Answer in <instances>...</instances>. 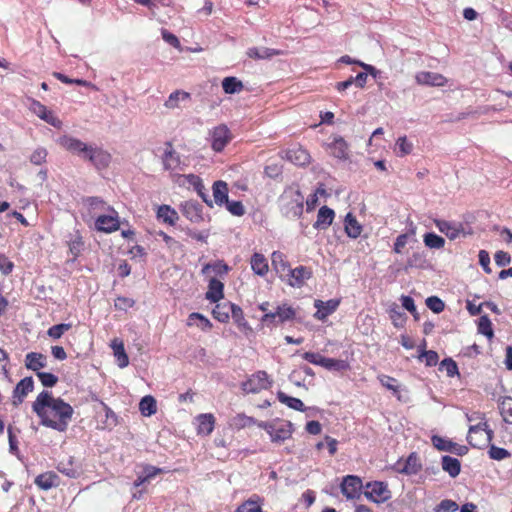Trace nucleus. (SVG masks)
<instances>
[{
    "label": "nucleus",
    "mask_w": 512,
    "mask_h": 512,
    "mask_svg": "<svg viewBox=\"0 0 512 512\" xmlns=\"http://www.w3.org/2000/svg\"><path fill=\"white\" fill-rule=\"evenodd\" d=\"M436 227L441 233H444L450 240H455L462 233L466 235L461 223H454L446 220H435Z\"/></svg>",
    "instance_id": "6ab92c4d"
},
{
    "label": "nucleus",
    "mask_w": 512,
    "mask_h": 512,
    "mask_svg": "<svg viewBox=\"0 0 512 512\" xmlns=\"http://www.w3.org/2000/svg\"><path fill=\"white\" fill-rule=\"evenodd\" d=\"M323 368L327 370L346 371L350 366L347 361L342 359L325 358Z\"/></svg>",
    "instance_id": "09e8293b"
},
{
    "label": "nucleus",
    "mask_w": 512,
    "mask_h": 512,
    "mask_svg": "<svg viewBox=\"0 0 512 512\" xmlns=\"http://www.w3.org/2000/svg\"><path fill=\"white\" fill-rule=\"evenodd\" d=\"M195 320L199 321L198 326L200 327V329L202 331H209L213 327L211 321L207 317H205L203 314L198 313V312H193L188 316L187 323H186L187 326H189V327L193 326L195 324V322H194Z\"/></svg>",
    "instance_id": "c03bdc74"
},
{
    "label": "nucleus",
    "mask_w": 512,
    "mask_h": 512,
    "mask_svg": "<svg viewBox=\"0 0 512 512\" xmlns=\"http://www.w3.org/2000/svg\"><path fill=\"white\" fill-rule=\"evenodd\" d=\"M34 389V381L32 377H25L20 380L13 390L12 405L18 407L23 403L26 396Z\"/></svg>",
    "instance_id": "2eb2a0df"
},
{
    "label": "nucleus",
    "mask_w": 512,
    "mask_h": 512,
    "mask_svg": "<svg viewBox=\"0 0 512 512\" xmlns=\"http://www.w3.org/2000/svg\"><path fill=\"white\" fill-rule=\"evenodd\" d=\"M344 228L346 234L353 239L358 238L362 232L361 224L351 212H349L345 217Z\"/></svg>",
    "instance_id": "7c9ffc66"
},
{
    "label": "nucleus",
    "mask_w": 512,
    "mask_h": 512,
    "mask_svg": "<svg viewBox=\"0 0 512 512\" xmlns=\"http://www.w3.org/2000/svg\"><path fill=\"white\" fill-rule=\"evenodd\" d=\"M46 365L47 357L42 353L30 352L25 356V367L35 371L36 374L40 372V369L45 368Z\"/></svg>",
    "instance_id": "393cba45"
},
{
    "label": "nucleus",
    "mask_w": 512,
    "mask_h": 512,
    "mask_svg": "<svg viewBox=\"0 0 512 512\" xmlns=\"http://www.w3.org/2000/svg\"><path fill=\"white\" fill-rule=\"evenodd\" d=\"M37 377L44 387H54L58 382V377L50 372H38Z\"/></svg>",
    "instance_id": "bf43d9fd"
},
{
    "label": "nucleus",
    "mask_w": 512,
    "mask_h": 512,
    "mask_svg": "<svg viewBox=\"0 0 512 512\" xmlns=\"http://www.w3.org/2000/svg\"><path fill=\"white\" fill-rule=\"evenodd\" d=\"M458 505L455 501L450 499L442 500L434 509L435 512H455Z\"/></svg>",
    "instance_id": "e2e57ef3"
},
{
    "label": "nucleus",
    "mask_w": 512,
    "mask_h": 512,
    "mask_svg": "<svg viewBox=\"0 0 512 512\" xmlns=\"http://www.w3.org/2000/svg\"><path fill=\"white\" fill-rule=\"evenodd\" d=\"M424 243L432 249H441L445 246L444 238L435 233H426L424 235Z\"/></svg>",
    "instance_id": "603ef678"
},
{
    "label": "nucleus",
    "mask_w": 512,
    "mask_h": 512,
    "mask_svg": "<svg viewBox=\"0 0 512 512\" xmlns=\"http://www.w3.org/2000/svg\"><path fill=\"white\" fill-rule=\"evenodd\" d=\"M211 147L215 152H221L232 140V133L225 124L214 127L210 133Z\"/></svg>",
    "instance_id": "0eeeda50"
},
{
    "label": "nucleus",
    "mask_w": 512,
    "mask_h": 512,
    "mask_svg": "<svg viewBox=\"0 0 512 512\" xmlns=\"http://www.w3.org/2000/svg\"><path fill=\"white\" fill-rule=\"evenodd\" d=\"M56 469L63 475L69 478H77L79 476V470L75 466L74 458L69 456L66 460L58 462Z\"/></svg>",
    "instance_id": "473e14b6"
},
{
    "label": "nucleus",
    "mask_w": 512,
    "mask_h": 512,
    "mask_svg": "<svg viewBox=\"0 0 512 512\" xmlns=\"http://www.w3.org/2000/svg\"><path fill=\"white\" fill-rule=\"evenodd\" d=\"M198 427L197 433L199 435L208 436L210 435L215 427V417L211 413L200 414L197 417Z\"/></svg>",
    "instance_id": "a878e982"
},
{
    "label": "nucleus",
    "mask_w": 512,
    "mask_h": 512,
    "mask_svg": "<svg viewBox=\"0 0 512 512\" xmlns=\"http://www.w3.org/2000/svg\"><path fill=\"white\" fill-rule=\"evenodd\" d=\"M426 305L434 313H440L445 308L444 302L440 298H438L437 296H430V297H428L426 299Z\"/></svg>",
    "instance_id": "052dcab7"
},
{
    "label": "nucleus",
    "mask_w": 512,
    "mask_h": 512,
    "mask_svg": "<svg viewBox=\"0 0 512 512\" xmlns=\"http://www.w3.org/2000/svg\"><path fill=\"white\" fill-rule=\"evenodd\" d=\"M227 210L234 216H243L245 208L241 201H227L225 203Z\"/></svg>",
    "instance_id": "680f3d73"
},
{
    "label": "nucleus",
    "mask_w": 512,
    "mask_h": 512,
    "mask_svg": "<svg viewBox=\"0 0 512 512\" xmlns=\"http://www.w3.org/2000/svg\"><path fill=\"white\" fill-rule=\"evenodd\" d=\"M277 399L282 404H285L289 408L294 409L296 411L304 412L306 410V407H305L304 403L302 402V400H300L299 398L288 396L287 394H285L282 391H279L277 393Z\"/></svg>",
    "instance_id": "58836bf2"
},
{
    "label": "nucleus",
    "mask_w": 512,
    "mask_h": 512,
    "mask_svg": "<svg viewBox=\"0 0 512 512\" xmlns=\"http://www.w3.org/2000/svg\"><path fill=\"white\" fill-rule=\"evenodd\" d=\"M32 410L40 424L58 432H65L74 413L73 407L62 398H55L51 391L43 390L32 403Z\"/></svg>",
    "instance_id": "f257e3e1"
},
{
    "label": "nucleus",
    "mask_w": 512,
    "mask_h": 512,
    "mask_svg": "<svg viewBox=\"0 0 512 512\" xmlns=\"http://www.w3.org/2000/svg\"><path fill=\"white\" fill-rule=\"evenodd\" d=\"M489 457L493 460L501 461L510 457V452L504 448L491 444L488 451Z\"/></svg>",
    "instance_id": "6e6d98bb"
},
{
    "label": "nucleus",
    "mask_w": 512,
    "mask_h": 512,
    "mask_svg": "<svg viewBox=\"0 0 512 512\" xmlns=\"http://www.w3.org/2000/svg\"><path fill=\"white\" fill-rule=\"evenodd\" d=\"M419 360L424 359L426 366L432 367L437 365L439 361L438 353L434 350H423L418 356Z\"/></svg>",
    "instance_id": "4d7b16f0"
},
{
    "label": "nucleus",
    "mask_w": 512,
    "mask_h": 512,
    "mask_svg": "<svg viewBox=\"0 0 512 512\" xmlns=\"http://www.w3.org/2000/svg\"><path fill=\"white\" fill-rule=\"evenodd\" d=\"M377 379L379 380L381 385L386 389L391 390L394 394L399 393L400 385L397 379L385 374L378 375Z\"/></svg>",
    "instance_id": "3c124183"
},
{
    "label": "nucleus",
    "mask_w": 512,
    "mask_h": 512,
    "mask_svg": "<svg viewBox=\"0 0 512 512\" xmlns=\"http://www.w3.org/2000/svg\"><path fill=\"white\" fill-rule=\"evenodd\" d=\"M364 495L375 503H382L391 497V492L384 482L374 481L366 484Z\"/></svg>",
    "instance_id": "1a4fd4ad"
},
{
    "label": "nucleus",
    "mask_w": 512,
    "mask_h": 512,
    "mask_svg": "<svg viewBox=\"0 0 512 512\" xmlns=\"http://www.w3.org/2000/svg\"><path fill=\"white\" fill-rule=\"evenodd\" d=\"M139 410L144 416H151L156 413L157 405L153 396L147 395L143 397L139 403Z\"/></svg>",
    "instance_id": "a18cd8bd"
},
{
    "label": "nucleus",
    "mask_w": 512,
    "mask_h": 512,
    "mask_svg": "<svg viewBox=\"0 0 512 512\" xmlns=\"http://www.w3.org/2000/svg\"><path fill=\"white\" fill-rule=\"evenodd\" d=\"M213 197L215 203L219 206L225 204L228 199V185L226 182L218 180L213 184Z\"/></svg>",
    "instance_id": "c9c22d12"
},
{
    "label": "nucleus",
    "mask_w": 512,
    "mask_h": 512,
    "mask_svg": "<svg viewBox=\"0 0 512 512\" xmlns=\"http://www.w3.org/2000/svg\"><path fill=\"white\" fill-rule=\"evenodd\" d=\"M271 262L273 268L278 273H283L290 270V265L286 260V256L280 251H274L271 255Z\"/></svg>",
    "instance_id": "79ce46f5"
},
{
    "label": "nucleus",
    "mask_w": 512,
    "mask_h": 512,
    "mask_svg": "<svg viewBox=\"0 0 512 512\" xmlns=\"http://www.w3.org/2000/svg\"><path fill=\"white\" fill-rule=\"evenodd\" d=\"M190 93L185 92L183 90H175L172 92L168 99L165 101L164 106L167 109H175L179 107V101H184L190 99Z\"/></svg>",
    "instance_id": "a19ab883"
},
{
    "label": "nucleus",
    "mask_w": 512,
    "mask_h": 512,
    "mask_svg": "<svg viewBox=\"0 0 512 512\" xmlns=\"http://www.w3.org/2000/svg\"><path fill=\"white\" fill-rule=\"evenodd\" d=\"M415 81L421 86L443 87L447 84L448 79L437 72L420 71L416 73Z\"/></svg>",
    "instance_id": "4468645a"
},
{
    "label": "nucleus",
    "mask_w": 512,
    "mask_h": 512,
    "mask_svg": "<svg viewBox=\"0 0 512 512\" xmlns=\"http://www.w3.org/2000/svg\"><path fill=\"white\" fill-rule=\"evenodd\" d=\"M340 299H330L328 301L315 300L314 307L317 309L314 317L317 320L324 321L328 316L333 314L340 305Z\"/></svg>",
    "instance_id": "f3484780"
},
{
    "label": "nucleus",
    "mask_w": 512,
    "mask_h": 512,
    "mask_svg": "<svg viewBox=\"0 0 512 512\" xmlns=\"http://www.w3.org/2000/svg\"><path fill=\"white\" fill-rule=\"evenodd\" d=\"M113 354L117 360V364L120 368H124L129 364V358L125 351L124 343L121 339L115 338L110 344Z\"/></svg>",
    "instance_id": "bb28decb"
},
{
    "label": "nucleus",
    "mask_w": 512,
    "mask_h": 512,
    "mask_svg": "<svg viewBox=\"0 0 512 512\" xmlns=\"http://www.w3.org/2000/svg\"><path fill=\"white\" fill-rule=\"evenodd\" d=\"M29 109L35 115H37L40 119L44 120L48 124L53 127L60 128L62 125L61 120L54 115V113L49 110L44 104L40 101L31 99Z\"/></svg>",
    "instance_id": "9b49d317"
},
{
    "label": "nucleus",
    "mask_w": 512,
    "mask_h": 512,
    "mask_svg": "<svg viewBox=\"0 0 512 512\" xmlns=\"http://www.w3.org/2000/svg\"><path fill=\"white\" fill-rule=\"evenodd\" d=\"M250 266L252 271L261 277H264L269 272V265L267 258L259 252H255L250 259Z\"/></svg>",
    "instance_id": "5701e85b"
},
{
    "label": "nucleus",
    "mask_w": 512,
    "mask_h": 512,
    "mask_svg": "<svg viewBox=\"0 0 512 512\" xmlns=\"http://www.w3.org/2000/svg\"><path fill=\"white\" fill-rule=\"evenodd\" d=\"M270 386L271 381L265 371L256 372L242 384V388L246 393H258L268 389Z\"/></svg>",
    "instance_id": "9d476101"
},
{
    "label": "nucleus",
    "mask_w": 512,
    "mask_h": 512,
    "mask_svg": "<svg viewBox=\"0 0 512 512\" xmlns=\"http://www.w3.org/2000/svg\"><path fill=\"white\" fill-rule=\"evenodd\" d=\"M224 297V284L216 279L211 278L208 284V290L205 298L210 302L217 303Z\"/></svg>",
    "instance_id": "b1692460"
},
{
    "label": "nucleus",
    "mask_w": 512,
    "mask_h": 512,
    "mask_svg": "<svg viewBox=\"0 0 512 512\" xmlns=\"http://www.w3.org/2000/svg\"><path fill=\"white\" fill-rule=\"evenodd\" d=\"M362 487V480L358 476L347 475L341 483V492L347 499H358Z\"/></svg>",
    "instance_id": "f8f14e48"
},
{
    "label": "nucleus",
    "mask_w": 512,
    "mask_h": 512,
    "mask_svg": "<svg viewBox=\"0 0 512 512\" xmlns=\"http://www.w3.org/2000/svg\"><path fill=\"white\" fill-rule=\"evenodd\" d=\"M14 263L3 253H0V271L3 275L7 276L12 273Z\"/></svg>",
    "instance_id": "338daca9"
},
{
    "label": "nucleus",
    "mask_w": 512,
    "mask_h": 512,
    "mask_svg": "<svg viewBox=\"0 0 512 512\" xmlns=\"http://www.w3.org/2000/svg\"><path fill=\"white\" fill-rule=\"evenodd\" d=\"M34 483L43 490H49L52 487H57L60 484V478L59 476L53 472L48 471L44 472L42 474H39L36 478Z\"/></svg>",
    "instance_id": "4be33fe9"
},
{
    "label": "nucleus",
    "mask_w": 512,
    "mask_h": 512,
    "mask_svg": "<svg viewBox=\"0 0 512 512\" xmlns=\"http://www.w3.org/2000/svg\"><path fill=\"white\" fill-rule=\"evenodd\" d=\"M84 203L89 207L91 212L107 211V207H110L103 199L99 197H87L84 200Z\"/></svg>",
    "instance_id": "5fc2aeb1"
},
{
    "label": "nucleus",
    "mask_w": 512,
    "mask_h": 512,
    "mask_svg": "<svg viewBox=\"0 0 512 512\" xmlns=\"http://www.w3.org/2000/svg\"><path fill=\"white\" fill-rule=\"evenodd\" d=\"M71 328H72L71 323H61V324L53 325L47 330V335L50 338L57 340V339H60L62 337V335L65 332L69 331Z\"/></svg>",
    "instance_id": "864d4df0"
},
{
    "label": "nucleus",
    "mask_w": 512,
    "mask_h": 512,
    "mask_svg": "<svg viewBox=\"0 0 512 512\" xmlns=\"http://www.w3.org/2000/svg\"><path fill=\"white\" fill-rule=\"evenodd\" d=\"M304 197L299 190L289 189L280 197V208L286 218L296 219L303 214Z\"/></svg>",
    "instance_id": "7ed1b4c3"
},
{
    "label": "nucleus",
    "mask_w": 512,
    "mask_h": 512,
    "mask_svg": "<svg viewBox=\"0 0 512 512\" xmlns=\"http://www.w3.org/2000/svg\"><path fill=\"white\" fill-rule=\"evenodd\" d=\"M440 369L445 370L447 376L449 377H454L455 375L459 374L457 363L451 358L442 360L440 363Z\"/></svg>",
    "instance_id": "13d9d810"
},
{
    "label": "nucleus",
    "mask_w": 512,
    "mask_h": 512,
    "mask_svg": "<svg viewBox=\"0 0 512 512\" xmlns=\"http://www.w3.org/2000/svg\"><path fill=\"white\" fill-rule=\"evenodd\" d=\"M493 438V431L489 429L487 422H481L471 426L468 431L467 441L474 448L486 447Z\"/></svg>",
    "instance_id": "39448f33"
},
{
    "label": "nucleus",
    "mask_w": 512,
    "mask_h": 512,
    "mask_svg": "<svg viewBox=\"0 0 512 512\" xmlns=\"http://www.w3.org/2000/svg\"><path fill=\"white\" fill-rule=\"evenodd\" d=\"M181 212L188 220L194 223H198L203 219L202 207L194 201H185L181 205Z\"/></svg>",
    "instance_id": "aec40b11"
},
{
    "label": "nucleus",
    "mask_w": 512,
    "mask_h": 512,
    "mask_svg": "<svg viewBox=\"0 0 512 512\" xmlns=\"http://www.w3.org/2000/svg\"><path fill=\"white\" fill-rule=\"evenodd\" d=\"M222 88L226 94L239 93L243 90V83L236 77H225L222 81Z\"/></svg>",
    "instance_id": "37998d69"
},
{
    "label": "nucleus",
    "mask_w": 512,
    "mask_h": 512,
    "mask_svg": "<svg viewBox=\"0 0 512 512\" xmlns=\"http://www.w3.org/2000/svg\"><path fill=\"white\" fill-rule=\"evenodd\" d=\"M108 215H99L95 220V227L98 231L112 233L120 228L118 212L113 207H107Z\"/></svg>",
    "instance_id": "6e6552de"
},
{
    "label": "nucleus",
    "mask_w": 512,
    "mask_h": 512,
    "mask_svg": "<svg viewBox=\"0 0 512 512\" xmlns=\"http://www.w3.org/2000/svg\"><path fill=\"white\" fill-rule=\"evenodd\" d=\"M432 443L435 448L440 451H451L453 448V443L449 440H446L440 436H433Z\"/></svg>",
    "instance_id": "69168bd1"
},
{
    "label": "nucleus",
    "mask_w": 512,
    "mask_h": 512,
    "mask_svg": "<svg viewBox=\"0 0 512 512\" xmlns=\"http://www.w3.org/2000/svg\"><path fill=\"white\" fill-rule=\"evenodd\" d=\"M302 357L309 363L318 365L321 367L324 366V362H325V358H326V357L320 355L319 353H314V352H305V353H303Z\"/></svg>",
    "instance_id": "774afa93"
},
{
    "label": "nucleus",
    "mask_w": 512,
    "mask_h": 512,
    "mask_svg": "<svg viewBox=\"0 0 512 512\" xmlns=\"http://www.w3.org/2000/svg\"><path fill=\"white\" fill-rule=\"evenodd\" d=\"M313 275V271L307 266H297L294 269L289 270L288 284L292 287H302L305 281L310 279Z\"/></svg>",
    "instance_id": "a211bd4d"
},
{
    "label": "nucleus",
    "mask_w": 512,
    "mask_h": 512,
    "mask_svg": "<svg viewBox=\"0 0 512 512\" xmlns=\"http://www.w3.org/2000/svg\"><path fill=\"white\" fill-rule=\"evenodd\" d=\"M60 144L68 151L76 153L84 160L89 161L97 169L106 168L110 164L111 155L102 148L87 145L81 140L69 136L62 137Z\"/></svg>",
    "instance_id": "f03ea898"
},
{
    "label": "nucleus",
    "mask_w": 512,
    "mask_h": 512,
    "mask_svg": "<svg viewBox=\"0 0 512 512\" xmlns=\"http://www.w3.org/2000/svg\"><path fill=\"white\" fill-rule=\"evenodd\" d=\"M335 212L328 206H322L317 213V219L314 223V228L319 230H326L333 222Z\"/></svg>",
    "instance_id": "412c9836"
},
{
    "label": "nucleus",
    "mask_w": 512,
    "mask_h": 512,
    "mask_svg": "<svg viewBox=\"0 0 512 512\" xmlns=\"http://www.w3.org/2000/svg\"><path fill=\"white\" fill-rule=\"evenodd\" d=\"M478 332L485 335L488 339H492L494 336V331L492 328L491 320L487 315H483L479 318L478 321Z\"/></svg>",
    "instance_id": "8fccbe9b"
},
{
    "label": "nucleus",
    "mask_w": 512,
    "mask_h": 512,
    "mask_svg": "<svg viewBox=\"0 0 512 512\" xmlns=\"http://www.w3.org/2000/svg\"><path fill=\"white\" fill-rule=\"evenodd\" d=\"M331 154L340 160H346L349 156L348 144L342 137L334 138L333 142L329 144Z\"/></svg>",
    "instance_id": "c85d7f7f"
},
{
    "label": "nucleus",
    "mask_w": 512,
    "mask_h": 512,
    "mask_svg": "<svg viewBox=\"0 0 512 512\" xmlns=\"http://www.w3.org/2000/svg\"><path fill=\"white\" fill-rule=\"evenodd\" d=\"M157 218L164 223L173 226L179 219L177 211L169 205H161L157 209Z\"/></svg>",
    "instance_id": "2f4dec72"
},
{
    "label": "nucleus",
    "mask_w": 512,
    "mask_h": 512,
    "mask_svg": "<svg viewBox=\"0 0 512 512\" xmlns=\"http://www.w3.org/2000/svg\"><path fill=\"white\" fill-rule=\"evenodd\" d=\"M48 153L45 148H37L30 156V162L34 165H41L46 162Z\"/></svg>",
    "instance_id": "0e129e2a"
},
{
    "label": "nucleus",
    "mask_w": 512,
    "mask_h": 512,
    "mask_svg": "<svg viewBox=\"0 0 512 512\" xmlns=\"http://www.w3.org/2000/svg\"><path fill=\"white\" fill-rule=\"evenodd\" d=\"M257 423L258 422L253 417L246 416L245 414H237L232 418L230 425L235 429L240 430L245 427H250Z\"/></svg>",
    "instance_id": "49530a36"
},
{
    "label": "nucleus",
    "mask_w": 512,
    "mask_h": 512,
    "mask_svg": "<svg viewBox=\"0 0 512 512\" xmlns=\"http://www.w3.org/2000/svg\"><path fill=\"white\" fill-rule=\"evenodd\" d=\"M442 469L454 478L461 471V463L457 458L446 455L442 457Z\"/></svg>",
    "instance_id": "4c0bfd02"
},
{
    "label": "nucleus",
    "mask_w": 512,
    "mask_h": 512,
    "mask_svg": "<svg viewBox=\"0 0 512 512\" xmlns=\"http://www.w3.org/2000/svg\"><path fill=\"white\" fill-rule=\"evenodd\" d=\"M286 156L288 160L299 166H304L310 163V154L300 146L288 149Z\"/></svg>",
    "instance_id": "cd10ccee"
},
{
    "label": "nucleus",
    "mask_w": 512,
    "mask_h": 512,
    "mask_svg": "<svg viewBox=\"0 0 512 512\" xmlns=\"http://www.w3.org/2000/svg\"><path fill=\"white\" fill-rule=\"evenodd\" d=\"M499 410L503 420L512 424V397H504L499 404Z\"/></svg>",
    "instance_id": "de8ad7c7"
},
{
    "label": "nucleus",
    "mask_w": 512,
    "mask_h": 512,
    "mask_svg": "<svg viewBox=\"0 0 512 512\" xmlns=\"http://www.w3.org/2000/svg\"><path fill=\"white\" fill-rule=\"evenodd\" d=\"M185 180L189 184V186L193 187L197 194L202 198V200L211 206V201L208 199V195L205 192V187L202 179L195 174L184 175Z\"/></svg>",
    "instance_id": "c756f323"
},
{
    "label": "nucleus",
    "mask_w": 512,
    "mask_h": 512,
    "mask_svg": "<svg viewBox=\"0 0 512 512\" xmlns=\"http://www.w3.org/2000/svg\"><path fill=\"white\" fill-rule=\"evenodd\" d=\"M263 500L260 496L254 494L248 500L237 507L235 512H263Z\"/></svg>",
    "instance_id": "72a5a7b5"
},
{
    "label": "nucleus",
    "mask_w": 512,
    "mask_h": 512,
    "mask_svg": "<svg viewBox=\"0 0 512 512\" xmlns=\"http://www.w3.org/2000/svg\"><path fill=\"white\" fill-rule=\"evenodd\" d=\"M394 469L400 474L415 475L422 469V465L418 455L413 452L405 460H398L394 465Z\"/></svg>",
    "instance_id": "ddd939ff"
},
{
    "label": "nucleus",
    "mask_w": 512,
    "mask_h": 512,
    "mask_svg": "<svg viewBox=\"0 0 512 512\" xmlns=\"http://www.w3.org/2000/svg\"><path fill=\"white\" fill-rule=\"evenodd\" d=\"M162 163L165 170L175 171L181 169V157L178 152L173 148V144L170 141L165 143V151L162 156Z\"/></svg>",
    "instance_id": "dca6fc26"
},
{
    "label": "nucleus",
    "mask_w": 512,
    "mask_h": 512,
    "mask_svg": "<svg viewBox=\"0 0 512 512\" xmlns=\"http://www.w3.org/2000/svg\"><path fill=\"white\" fill-rule=\"evenodd\" d=\"M233 303L227 301L218 303L212 310L213 317L219 322L226 323L229 321Z\"/></svg>",
    "instance_id": "f704fd0d"
},
{
    "label": "nucleus",
    "mask_w": 512,
    "mask_h": 512,
    "mask_svg": "<svg viewBox=\"0 0 512 512\" xmlns=\"http://www.w3.org/2000/svg\"><path fill=\"white\" fill-rule=\"evenodd\" d=\"M295 317L296 310L287 303H284L278 305L274 312L265 313L261 318V322L267 325H279L291 321Z\"/></svg>",
    "instance_id": "423d86ee"
},
{
    "label": "nucleus",
    "mask_w": 512,
    "mask_h": 512,
    "mask_svg": "<svg viewBox=\"0 0 512 512\" xmlns=\"http://www.w3.org/2000/svg\"><path fill=\"white\" fill-rule=\"evenodd\" d=\"M257 426L265 430L273 443L281 444L290 439L293 434V425L290 421L277 419L270 422H258Z\"/></svg>",
    "instance_id": "20e7f679"
},
{
    "label": "nucleus",
    "mask_w": 512,
    "mask_h": 512,
    "mask_svg": "<svg viewBox=\"0 0 512 512\" xmlns=\"http://www.w3.org/2000/svg\"><path fill=\"white\" fill-rule=\"evenodd\" d=\"M69 252L72 255V260L75 261L84 249V241L79 231L71 235L68 241Z\"/></svg>",
    "instance_id": "e433bc0d"
},
{
    "label": "nucleus",
    "mask_w": 512,
    "mask_h": 512,
    "mask_svg": "<svg viewBox=\"0 0 512 512\" xmlns=\"http://www.w3.org/2000/svg\"><path fill=\"white\" fill-rule=\"evenodd\" d=\"M279 54L280 52L278 50L267 47H252L247 50L248 57L252 59H268Z\"/></svg>",
    "instance_id": "ea45409f"
}]
</instances>
